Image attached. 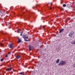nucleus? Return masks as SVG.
Here are the masks:
<instances>
[{
  "instance_id": "obj_1",
  "label": "nucleus",
  "mask_w": 75,
  "mask_h": 75,
  "mask_svg": "<svg viewBox=\"0 0 75 75\" xmlns=\"http://www.w3.org/2000/svg\"><path fill=\"white\" fill-rule=\"evenodd\" d=\"M66 64V63L64 61H61V63L58 64V65H65Z\"/></svg>"
},
{
  "instance_id": "obj_2",
  "label": "nucleus",
  "mask_w": 75,
  "mask_h": 75,
  "mask_svg": "<svg viewBox=\"0 0 75 75\" xmlns=\"http://www.w3.org/2000/svg\"><path fill=\"white\" fill-rule=\"evenodd\" d=\"M22 37L24 39V40L25 41H28V40H26V39H28V37L26 36V35H23Z\"/></svg>"
},
{
  "instance_id": "obj_3",
  "label": "nucleus",
  "mask_w": 75,
  "mask_h": 75,
  "mask_svg": "<svg viewBox=\"0 0 75 75\" xmlns=\"http://www.w3.org/2000/svg\"><path fill=\"white\" fill-rule=\"evenodd\" d=\"M73 35H74V33H73V32H72L70 33H69V37H72Z\"/></svg>"
},
{
  "instance_id": "obj_4",
  "label": "nucleus",
  "mask_w": 75,
  "mask_h": 75,
  "mask_svg": "<svg viewBox=\"0 0 75 75\" xmlns=\"http://www.w3.org/2000/svg\"><path fill=\"white\" fill-rule=\"evenodd\" d=\"M21 42V39L18 38V43H20V42Z\"/></svg>"
},
{
  "instance_id": "obj_5",
  "label": "nucleus",
  "mask_w": 75,
  "mask_h": 75,
  "mask_svg": "<svg viewBox=\"0 0 75 75\" xmlns=\"http://www.w3.org/2000/svg\"><path fill=\"white\" fill-rule=\"evenodd\" d=\"M29 51L31 50V48H33V46H30L29 47Z\"/></svg>"
},
{
  "instance_id": "obj_6",
  "label": "nucleus",
  "mask_w": 75,
  "mask_h": 75,
  "mask_svg": "<svg viewBox=\"0 0 75 75\" xmlns=\"http://www.w3.org/2000/svg\"><path fill=\"white\" fill-rule=\"evenodd\" d=\"M64 29H61L59 31V33H62V32L63 31H64Z\"/></svg>"
},
{
  "instance_id": "obj_7",
  "label": "nucleus",
  "mask_w": 75,
  "mask_h": 75,
  "mask_svg": "<svg viewBox=\"0 0 75 75\" xmlns=\"http://www.w3.org/2000/svg\"><path fill=\"white\" fill-rule=\"evenodd\" d=\"M9 48H13V45H12V44H10V45Z\"/></svg>"
},
{
  "instance_id": "obj_8",
  "label": "nucleus",
  "mask_w": 75,
  "mask_h": 75,
  "mask_svg": "<svg viewBox=\"0 0 75 75\" xmlns=\"http://www.w3.org/2000/svg\"><path fill=\"white\" fill-rule=\"evenodd\" d=\"M11 68H8L7 69V71H11Z\"/></svg>"
},
{
  "instance_id": "obj_9",
  "label": "nucleus",
  "mask_w": 75,
  "mask_h": 75,
  "mask_svg": "<svg viewBox=\"0 0 75 75\" xmlns=\"http://www.w3.org/2000/svg\"><path fill=\"white\" fill-rule=\"evenodd\" d=\"M16 58L17 59H19L20 58V56H19V55H17L16 57Z\"/></svg>"
},
{
  "instance_id": "obj_10",
  "label": "nucleus",
  "mask_w": 75,
  "mask_h": 75,
  "mask_svg": "<svg viewBox=\"0 0 75 75\" xmlns=\"http://www.w3.org/2000/svg\"><path fill=\"white\" fill-rule=\"evenodd\" d=\"M59 59H58L56 61V63L58 64V63H59Z\"/></svg>"
},
{
  "instance_id": "obj_11",
  "label": "nucleus",
  "mask_w": 75,
  "mask_h": 75,
  "mask_svg": "<svg viewBox=\"0 0 75 75\" xmlns=\"http://www.w3.org/2000/svg\"><path fill=\"white\" fill-rule=\"evenodd\" d=\"M63 7H66V4H64L63 5Z\"/></svg>"
},
{
  "instance_id": "obj_12",
  "label": "nucleus",
  "mask_w": 75,
  "mask_h": 75,
  "mask_svg": "<svg viewBox=\"0 0 75 75\" xmlns=\"http://www.w3.org/2000/svg\"><path fill=\"white\" fill-rule=\"evenodd\" d=\"M19 74H20V75H23V72H21V73H19Z\"/></svg>"
},
{
  "instance_id": "obj_13",
  "label": "nucleus",
  "mask_w": 75,
  "mask_h": 75,
  "mask_svg": "<svg viewBox=\"0 0 75 75\" xmlns=\"http://www.w3.org/2000/svg\"><path fill=\"white\" fill-rule=\"evenodd\" d=\"M21 36H22L23 35V33L21 32V34L20 35Z\"/></svg>"
},
{
  "instance_id": "obj_14",
  "label": "nucleus",
  "mask_w": 75,
  "mask_h": 75,
  "mask_svg": "<svg viewBox=\"0 0 75 75\" xmlns=\"http://www.w3.org/2000/svg\"><path fill=\"white\" fill-rule=\"evenodd\" d=\"M17 33H20V30L18 29Z\"/></svg>"
},
{
  "instance_id": "obj_15",
  "label": "nucleus",
  "mask_w": 75,
  "mask_h": 75,
  "mask_svg": "<svg viewBox=\"0 0 75 75\" xmlns=\"http://www.w3.org/2000/svg\"><path fill=\"white\" fill-rule=\"evenodd\" d=\"M1 46H3V43H1Z\"/></svg>"
},
{
  "instance_id": "obj_16",
  "label": "nucleus",
  "mask_w": 75,
  "mask_h": 75,
  "mask_svg": "<svg viewBox=\"0 0 75 75\" xmlns=\"http://www.w3.org/2000/svg\"><path fill=\"white\" fill-rule=\"evenodd\" d=\"M5 57H6V58H7V57H8V56L7 55H6Z\"/></svg>"
},
{
  "instance_id": "obj_17",
  "label": "nucleus",
  "mask_w": 75,
  "mask_h": 75,
  "mask_svg": "<svg viewBox=\"0 0 75 75\" xmlns=\"http://www.w3.org/2000/svg\"><path fill=\"white\" fill-rule=\"evenodd\" d=\"M73 67H74V68H75V64H73Z\"/></svg>"
},
{
  "instance_id": "obj_18",
  "label": "nucleus",
  "mask_w": 75,
  "mask_h": 75,
  "mask_svg": "<svg viewBox=\"0 0 75 75\" xmlns=\"http://www.w3.org/2000/svg\"><path fill=\"white\" fill-rule=\"evenodd\" d=\"M3 61V59H1V62H2Z\"/></svg>"
},
{
  "instance_id": "obj_19",
  "label": "nucleus",
  "mask_w": 75,
  "mask_h": 75,
  "mask_svg": "<svg viewBox=\"0 0 75 75\" xmlns=\"http://www.w3.org/2000/svg\"><path fill=\"white\" fill-rule=\"evenodd\" d=\"M42 27L43 28H45V26H42Z\"/></svg>"
},
{
  "instance_id": "obj_20",
  "label": "nucleus",
  "mask_w": 75,
  "mask_h": 75,
  "mask_svg": "<svg viewBox=\"0 0 75 75\" xmlns=\"http://www.w3.org/2000/svg\"><path fill=\"white\" fill-rule=\"evenodd\" d=\"M8 54H11V52H9L8 53Z\"/></svg>"
},
{
  "instance_id": "obj_21",
  "label": "nucleus",
  "mask_w": 75,
  "mask_h": 75,
  "mask_svg": "<svg viewBox=\"0 0 75 75\" xmlns=\"http://www.w3.org/2000/svg\"><path fill=\"white\" fill-rule=\"evenodd\" d=\"M50 10L52 9V7H50Z\"/></svg>"
},
{
  "instance_id": "obj_22",
  "label": "nucleus",
  "mask_w": 75,
  "mask_h": 75,
  "mask_svg": "<svg viewBox=\"0 0 75 75\" xmlns=\"http://www.w3.org/2000/svg\"><path fill=\"white\" fill-rule=\"evenodd\" d=\"M56 17H58V15H57V16H55Z\"/></svg>"
},
{
  "instance_id": "obj_23",
  "label": "nucleus",
  "mask_w": 75,
  "mask_h": 75,
  "mask_svg": "<svg viewBox=\"0 0 75 75\" xmlns=\"http://www.w3.org/2000/svg\"><path fill=\"white\" fill-rule=\"evenodd\" d=\"M51 4V5H52V3H50Z\"/></svg>"
},
{
  "instance_id": "obj_24",
  "label": "nucleus",
  "mask_w": 75,
  "mask_h": 75,
  "mask_svg": "<svg viewBox=\"0 0 75 75\" xmlns=\"http://www.w3.org/2000/svg\"><path fill=\"white\" fill-rule=\"evenodd\" d=\"M5 41H6V40L5 39Z\"/></svg>"
},
{
  "instance_id": "obj_25",
  "label": "nucleus",
  "mask_w": 75,
  "mask_h": 75,
  "mask_svg": "<svg viewBox=\"0 0 75 75\" xmlns=\"http://www.w3.org/2000/svg\"><path fill=\"white\" fill-rule=\"evenodd\" d=\"M6 26H7V24H6Z\"/></svg>"
},
{
  "instance_id": "obj_26",
  "label": "nucleus",
  "mask_w": 75,
  "mask_h": 75,
  "mask_svg": "<svg viewBox=\"0 0 75 75\" xmlns=\"http://www.w3.org/2000/svg\"><path fill=\"white\" fill-rule=\"evenodd\" d=\"M67 6H68V5L67 4Z\"/></svg>"
},
{
  "instance_id": "obj_27",
  "label": "nucleus",
  "mask_w": 75,
  "mask_h": 75,
  "mask_svg": "<svg viewBox=\"0 0 75 75\" xmlns=\"http://www.w3.org/2000/svg\"><path fill=\"white\" fill-rule=\"evenodd\" d=\"M40 28H41V26H40Z\"/></svg>"
},
{
  "instance_id": "obj_28",
  "label": "nucleus",
  "mask_w": 75,
  "mask_h": 75,
  "mask_svg": "<svg viewBox=\"0 0 75 75\" xmlns=\"http://www.w3.org/2000/svg\"><path fill=\"white\" fill-rule=\"evenodd\" d=\"M39 29H40V28H39Z\"/></svg>"
},
{
  "instance_id": "obj_29",
  "label": "nucleus",
  "mask_w": 75,
  "mask_h": 75,
  "mask_svg": "<svg viewBox=\"0 0 75 75\" xmlns=\"http://www.w3.org/2000/svg\"><path fill=\"white\" fill-rule=\"evenodd\" d=\"M23 8H24V7Z\"/></svg>"
}]
</instances>
